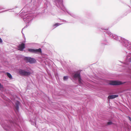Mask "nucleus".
<instances>
[{"label": "nucleus", "instance_id": "dca6fc26", "mask_svg": "<svg viewBox=\"0 0 131 131\" xmlns=\"http://www.w3.org/2000/svg\"><path fill=\"white\" fill-rule=\"evenodd\" d=\"M2 39L0 38V43H2Z\"/></svg>", "mask_w": 131, "mask_h": 131}, {"label": "nucleus", "instance_id": "f03ea898", "mask_svg": "<svg viewBox=\"0 0 131 131\" xmlns=\"http://www.w3.org/2000/svg\"><path fill=\"white\" fill-rule=\"evenodd\" d=\"M19 74L22 75L28 76L31 74L30 72H27L24 70H20L19 71Z\"/></svg>", "mask_w": 131, "mask_h": 131}, {"label": "nucleus", "instance_id": "ddd939ff", "mask_svg": "<svg viewBox=\"0 0 131 131\" xmlns=\"http://www.w3.org/2000/svg\"><path fill=\"white\" fill-rule=\"evenodd\" d=\"M0 88H3V85H2L1 83H0Z\"/></svg>", "mask_w": 131, "mask_h": 131}, {"label": "nucleus", "instance_id": "2eb2a0df", "mask_svg": "<svg viewBox=\"0 0 131 131\" xmlns=\"http://www.w3.org/2000/svg\"><path fill=\"white\" fill-rule=\"evenodd\" d=\"M127 117L128 118L129 120L131 122V118L129 116H127Z\"/></svg>", "mask_w": 131, "mask_h": 131}, {"label": "nucleus", "instance_id": "0eeeda50", "mask_svg": "<svg viewBox=\"0 0 131 131\" xmlns=\"http://www.w3.org/2000/svg\"><path fill=\"white\" fill-rule=\"evenodd\" d=\"M80 73H75L73 77L75 78H77L78 79L80 77Z\"/></svg>", "mask_w": 131, "mask_h": 131}, {"label": "nucleus", "instance_id": "f8f14e48", "mask_svg": "<svg viewBox=\"0 0 131 131\" xmlns=\"http://www.w3.org/2000/svg\"><path fill=\"white\" fill-rule=\"evenodd\" d=\"M68 78V77L67 76H64L63 77V80H65Z\"/></svg>", "mask_w": 131, "mask_h": 131}, {"label": "nucleus", "instance_id": "9b49d317", "mask_svg": "<svg viewBox=\"0 0 131 131\" xmlns=\"http://www.w3.org/2000/svg\"><path fill=\"white\" fill-rule=\"evenodd\" d=\"M61 24L59 23H57L54 24L53 25L54 26H56L57 27L58 26H59Z\"/></svg>", "mask_w": 131, "mask_h": 131}, {"label": "nucleus", "instance_id": "39448f33", "mask_svg": "<svg viewBox=\"0 0 131 131\" xmlns=\"http://www.w3.org/2000/svg\"><path fill=\"white\" fill-rule=\"evenodd\" d=\"M18 50L23 51L24 49L25 48V44L23 43H21L18 46Z\"/></svg>", "mask_w": 131, "mask_h": 131}, {"label": "nucleus", "instance_id": "f257e3e1", "mask_svg": "<svg viewBox=\"0 0 131 131\" xmlns=\"http://www.w3.org/2000/svg\"><path fill=\"white\" fill-rule=\"evenodd\" d=\"M24 59L26 62H29L30 63H35L36 62V60L30 57H25Z\"/></svg>", "mask_w": 131, "mask_h": 131}, {"label": "nucleus", "instance_id": "7ed1b4c3", "mask_svg": "<svg viewBox=\"0 0 131 131\" xmlns=\"http://www.w3.org/2000/svg\"><path fill=\"white\" fill-rule=\"evenodd\" d=\"M29 52L33 53H41V50L40 48L38 49H28Z\"/></svg>", "mask_w": 131, "mask_h": 131}, {"label": "nucleus", "instance_id": "4468645a", "mask_svg": "<svg viewBox=\"0 0 131 131\" xmlns=\"http://www.w3.org/2000/svg\"><path fill=\"white\" fill-rule=\"evenodd\" d=\"M112 123L111 122H109L107 123V124L108 125H110L112 124Z\"/></svg>", "mask_w": 131, "mask_h": 131}, {"label": "nucleus", "instance_id": "9d476101", "mask_svg": "<svg viewBox=\"0 0 131 131\" xmlns=\"http://www.w3.org/2000/svg\"><path fill=\"white\" fill-rule=\"evenodd\" d=\"M6 74L7 76L10 79H12V76L11 74L8 72H7Z\"/></svg>", "mask_w": 131, "mask_h": 131}, {"label": "nucleus", "instance_id": "423d86ee", "mask_svg": "<svg viewBox=\"0 0 131 131\" xmlns=\"http://www.w3.org/2000/svg\"><path fill=\"white\" fill-rule=\"evenodd\" d=\"M118 96V95H109L108 96V98L109 99H112L117 97Z\"/></svg>", "mask_w": 131, "mask_h": 131}, {"label": "nucleus", "instance_id": "1a4fd4ad", "mask_svg": "<svg viewBox=\"0 0 131 131\" xmlns=\"http://www.w3.org/2000/svg\"><path fill=\"white\" fill-rule=\"evenodd\" d=\"M78 82L80 84H82L83 83V80L81 79V77L79 78L78 79Z\"/></svg>", "mask_w": 131, "mask_h": 131}, {"label": "nucleus", "instance_id": "20e7f679", "mask_svg": "<svg viewBox=\"0 0 131 131\" xmlns=\"http://www.w3.org/2000/svg\"><path fill=\"white\" fill-rule=\"evenodd\" d=\"M123 83L120 81H112L110 82V84L112 85H118L122 84Z\"/></svg>", "mask_w": 131, "mask_h": 131}, {"label": "nucleus", "instance_id": "6e6552de", "mask_svg": "<svg viewBox=\"0 0 131 131\" xmlns=\"http://www.w3.org/2000/svg\"><path fill=\"white\" fill-rule=\"evenodd\" d=\"M20 104V102L18 101H17L16 103L15 108L16 110L18 111L19 108V105Z\"/></svg>", "mask_w": 131, "mask_h": 131}]
</instances>
